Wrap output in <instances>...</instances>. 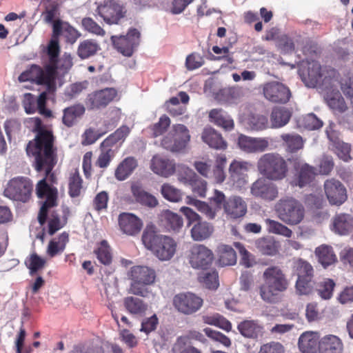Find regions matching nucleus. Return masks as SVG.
<instances>
[{
	"mask_svg": "<svg viewBox=\"0 0 353 353\" xmlns=\"http://www.w3.org/2000/svg\"><path fill=\"white\" fill-rule=\"evenodd\" d=\"M32 123V131L35 137L26 146L28 156L34 159V167L37 172L45 171L48 176L57 163V148L54 145L55 137L51 130L43 125L39 117L30 119Z\"/></svg>",
	"mask_w": 353,
	"mask_h": 353,
	"instance_id": "obj_1",
	"label": "nucleus"
},
{
	"mask_svg": "<svg viewBox=\"0 0 353 353\" xmlns=\"http://www.w3.org/2000/svg\"><path fill=\"white\" fill-rule=\"evenodd\" d=\"M142 242L159 260H170L175 254L177 243L171 236L160 234L153 225H148L142 234Z\"/></svg>",
	"mask_w": 353,
	"mask_h": 353,
	"instance_id": "obj_2",
	"label": "nucleus"
},
{
	"mask_svg": "<svg viewBox=\"0 0 353 353\" xmlns=\"http://www.w3.org/2000/svg\"><path fill=\"white\" fill-rule=\"evenodd\" d=\"M264 283L259 287V294L266 303H276L279 295L285 292L290 285L287 275L277 265L267 268L263 273Z\"/></svg>",
	"mask_w": 353,
	"mask_h": 353,
	"instance_id": "obj_3",
	"label": "nucleus"
},
{
	"mask_svg": "<svg viewBox=\"0 0 353 353\" xmlns=\"http://www.w3.org/2000/svg\"><path fill=\"white\" fill-rule=\"evenodd\" d=\"M338 72L328 66L321 67L317 61L309 63L307 77L304 79L305 84L308 87H321L325 90L332 88L335 83L338 81Z\"/></svg>",
	"mask_w": 353,
	"mask_h": 353,
	"instance_id": "obj_4",
	"label": "nucleus"
},
{
	"mask_svg": "<svg viewBox=\"0 0 353 353\" xmlns=\"http://www.w3.org/2000/svg\"><path fill=\"white\" fill-rule=\"evenodd\" d=\"M57 74L52 72L51 67L43 64V68L37 64H32L18 77L19 82L30 81L37 85H45L49 92L56 89Z\"/></svg>",
	"mask_w": 353,
	"mask_h": 353,
	"instance_id": "obj_5",
	"label": "nucleus"
},
{
	"mask_svg": "<svg viewBox=\"0 0 353 353\" xmlns=\"http://www.w3.org/2000/svg\"><path fill=\"white\" fill-rule=\"evenodd\" d=\"M50 176L51 181H53L54 174L51 172L40 180L36 185V194L39 199H46L42 203L41 207L38 213L37 219L41 225H43L47 221L49 210L58 204V190L54 187H51L47 182L46 179Z\"/></svg>",
	"mask_w": 353,
	"mask_h": 353,
	"instance_id": "obj_6",
	"label": "nucleus"
},
{
	"mask_svg": "<svg viewBox=\"0 0 353 353\" xmlns=\"http://www.w3.org/2000/svg\"><path fill=\"white\" fill-rule=\"evenodd\" d=\"M257 168L267 179L275 181L285 178L288 171L286 161L276 153H266L261 156Z\"/></svg>",
	"mask_w": 353,
	"mask_h": 353,
	"instance_id": "obj_7",
	"label": "nucleus"
},
{
	"mask_svg": "<svg viewBox=\"0 0 353 353\" xmlns=\"http://www.w3.org/2000/svg\"><path fill=\"white\" fill-rule=\"evenodd\" d=\"M279 218L288 225H297L304 218L305 209L298 200L287 198L280 200L276 205Z\"/></svg>",
	"mask_w": 353,
	"mask_h": 353,
	"instance_id": "obj_8",
	"label": "nucleus"
},
{
	"mask_svg": "<svg viewBox=\"0 0 353 353\" xmlns=\"http://www.w3.org/2000/svg\"><path fill=\"white\" fill-rule=\"evenodd\" d=\"M33 190L32 181L26 176H16L7 183L3 195L12 200L26 203L29 201Z\"/></svg>",
	"mask_w": 353,
	"mask_h": 353,
	"instance_id": "obj_9",
	"label": "nucleus"
},
{
	"mask_svg": "<svg viewBox=\"0 0 353 353\" xmlns=\"http://www.w3.org/2000/svg\"><path fill=\"white\" fill-rule=\"evenodd\" d=\"M174 134L165 137L161 141L162 146L171 152H180L185 149L190 141L189 130L183 124H176L173 126Z\"/></svg>",
	"mask_w": 353,
	"mask_h": 353,
	"instance_id": "obj_10",
	"label": "nucleus"
},
{
	"mask_svg": "<svg viewBox=\"0 0 353 353\" xmlns=\"http://www.w3.org/2000/svg\"><path fill=\"white\" fill-rule=\"evenodd\" d=\"M111 41L118 52L130 57L139 45L140 32L136 28H132L125 36H112Z\"/></svg>",
	"mask_w": 353,
	"mask_h": 353,
	"instance_id": "obj_11",
	"label": "nucleus"
},
{
	"mask_svg": "<svg viewBox=\"0 0 353 353\" xmlns=\"http://www.w3.org/2000/svg\"><path fill=\"white\" fill-rule=\"evenodd\" d=\"M214 260L212 251L203 244H194L190 250L188 261L194 269H208Z\"/></svg>",
	"mask_w": 353,
	"mask_h": 353,
	"instance_id": "obj_12",
	"label": "nucleus"
},
{
	"mask_svg": "<svg viewBox=\"0 0 353 353\" xmlns=\"http://www.w3.org/2000/svg\"><path fill=\"white\" fill-rule=\"evenodd\" d=\"M203 299L192 292L176 294L173 305L181 313L190 315L196 312L203 305Z\"/></svg>",
	"mask_w": 353,
	"mask_h": 353,
	"instance_id": "obj_13",
	"label": "nucleus"
},
{
	"mask_svg": "<svg viewBox=\"0 0 353 353\" xmlns=\"http://www.w3.org/2000/svg\"><path fill=\"white\" fill-rule=\"evenodd\" d=\"M263 93L265 98L274 103H286L290 101V89L279 81L268 82L263 85Z\"/></svg>",
	"mask_w": 353,
	"mask_h": 353,
	"instance_id": "obj_14",
	"label": "nucleus"
},
{
	"mask_svg": "<svg viewBox=\"0 0 353 353\" xmlns=\"http://www.w3.org/2000/svg\"><path fill=\"white\" fill-rule=\"evenodd\" d=\"M323 186L326 197L331 205H341L347 200L346 188L339 180L327 179Z\"/></svg>",
	"mask_w": 353,
	"mask_h": 353,
	"instance_id": "obj_15",
	"label": "nucleus"
},
{
	"mask_svg": "<svg viewBox=\"0 0 353 353\" xmlns=\"http://www.w3.org/2000/svg\"><path fill=\"white\" fill-rule=\"evenodd\" d=\"M117 97V91L114 88H105L90 94L87 99V105L92 110L103 108Z\"/></svg>",
	"mask_w": 353,
	"mask_h": 353,
	"instance_id": "obj_16",
	"label": "nucleus"
},
{
	"mask_svg": "<svg viewBox=\"0 0 353 353\" xmlns=\"http://www.w3.org/2000/svg\"><path fill=\"white\" fill-rule=\"evenodd\" d=\"M119 226L121 231L128 236L138 234L142 228V220L132 213L122 212L118 218Z\"/></svg>",
	"mask_w": 353,
	"mask_h": 353,
	"instance_id": "obj_17",
	"label": "nucleus"
},
{
	"mask_svg": "<svg viewBox=\"0 0 353 353\" xmlns=\"http://www.w3.org/2000/svg\"><path fill=\"white\" fill-rule=\"evenodd\" d=\"M99 14L109 23H117L123 17V8L113 0H107L98 7Z\"/></svg>",
	"mask_w": 353,
	"mask_h": 353,
	"instance_id": "obj_18",
	"label": "nucleus"
},
{
	"mask_svg": "<svg viewBox=\"0 0 353 353\" xmlns=\"http://www.w3.org/2000/svg\"><path fill=\"white\" fill-rule=\"evenodd\" d=\"M251 164L246 161L234 160L230 165V178L234 185L238 188L243 186L247 183V172Z\"/></svg>",
	"mask_w": 353,
	"mask_h": 353,
	"instance_id": "obj_19",
	"label": "nucleus"
},
{
	"mask_svg": "<svg viewBox=\"0 0 353 353\" xmlns=\"http://www.w3.org/2000/svg\"><path fill=\"white\" fill-rule=\"evenodd\" d=\"M237 144L242 151L246 153H255L265 151L269 145V142L265 138H252L241 134L238 137Z\"/></svg>",
	"mask_w": 353,
	"mask_h": 353,
	"instance_id": "obj_20",
	"label": "nucleus"
},
{
	"mask_svg": "<svg viewBox=\"0 0 353 353\" xmlns=\"http://www.w3.org/2000/svg\"><path fill=\"white\" fill-rule=\"evenodd\" d=\"M130 132V128L127 125L121 126L101 143L99 148L107 150L111 149L117 154Z\"/></svg>",
	"mask_w": 353,
	"mask_h": 353,
	"instance_id": "obj_21",
	"label": "nucleus"
},
{
	"mask_svg": "<svg viewBox=\"0 0 353 353\" xmlns=\"http://www.w3.org/2000/svg\"><path fill=\"white\" fill-rule=\"evenodd\" d=\"M251 193L256 197L269 201L274 200L278 195L275 185L264 179H259L252 185Z\"/></svg>",
	"mask_w": 353,
	"mask_h": 353,
	"instance_id": "obj_22",
	"label": "nucleus"
},
{
	"mask_svg": "<svg viewBox=\"0 0 353 353\" xmlns=\"http://www.w3.org/2000/svg\"><path fill=\"white\" fill-rule=\"evenodd\" d=\"M225 213L232 219L241 218L247 213V203L239 196L228 198L223 204Z\"/></svg>",
	"mask_w": 353,
	"mask_h": 353,
	"instance_id": "obj_23",
	"label": "nucleus"
},
{
	"mask_svg": "<svg viewBox=\"0 0 353 353\" xmlns=\"http://www.w3.org/2000/svg\"><path fill=\"white\" fill-rule=\"evenodd\" d=\"M61 208L62 212L61 217L55 210L50 212L48 221V233L50 236L63 228L67 224L68 218L70 216L71 212L68 206L62 205Z\"/></svg>",
	"mask_w": 353,
	"mask_h": 353,
	"instance_id": "obj_24",
	"label": "nucleus"
},
{
	"mask_svg": "<svg viewBox=\"0 0 353 353\" xmlns=\"http://www.w3.org/2000/svg\"><path fill=\"white\" fill-rule=\"evenodd\" d=\"M150 168L155 174L163 177L172 175L176 170L173 160L159 155L152 157Z\"/></svg>",
	"mask_w": 353,
	"mask_h": 353,
	"instance_id": "obj_25",
	"label": "nucleus"
},
{
	"mask_svg": "<svg viewBox=\"0 0 353 353\" xmlns=\"http://www.w3.org/2000/svg\"><path fill=\"white\" fill-rule=\"evenodd\" d=\"M296 173L292 181L294 185L303 188L310 185L315 178L316 174V169L304 163L295 167Z\"/></svg>",
	"mask_w": 353,
	"mask_h": 353,
	"instance_id": "obj_26",
	"label": "nucleus"
},
{
	"mask_svg": "<svg viewBox=\"0 0 353 353\" xmlns=\"http://www.w3.org/2000/svg\"><path fill=\"white\" fill-rule=\"evenodd\" d=\"M53 37L58 38L61 35H63L66 39V41L71 44L76 42L81 34L71 26L68 22H64L60 19L55 20L52 26Z\"/></svg>",
	"mask_w": 353,
	"mask_h": 353,
	"instance_id": "obj_27",
	"label": "nucleus"
},
{
	"mask_svg": "<svg viewBox=\"0 0 353 353\" xmlns=\"http://www.w3.org/2000/svg\"><path fill=\"white\" fill-rule=\"evenodd\" d=\"M129 277L132 281L145 285L152 284L156 279L154 270L145 265H135L131 268Z\"/></svg>",
	"mask_w": 353,
	"mask_h": 353,
	"instance_id": "obj_28",
	"label": "nucleus"
},
{
	"mask_svg": "<svg viewBox=\"0 0 353 353\" xmlns=\"http://www.w3.org/2000/svg\"><path fill=\"white\" fill-rule=\"evenodd\" d=\"M343 344L337 336L328 334L321 338L319 342V353H342Z\"/></svg>",
	"mask_w": 353,
	"mask_h": 353,
	"instance_id": "obj_29",
	"label": "nucleus"
},
{
	"mask_svg": "<svg viewBox=\"0 0 353 353\" xmlns=\"http://www.w3.org/2000/svg\"><path fill=\"white\" fill-rule=\"evenodd\" d=\"M85 108L81 103L74 104L63 110L62 123L67 128L74 126L85 114Z\"/></svg>",
	"mask_w": 353,
	"mask_h": 353,
	"instance_id": "obj_30",
	"label": "nucleus"
},
{
	"mask_svg": "<svg viewBox=\"0 0 353 353\" xmlns=\"http://www.w3.org/2000/svg\"><path fill=\"white\" fill-rule=\"evenodd\" d=\"M319 335L314 332H305L299 339V347L303 353H316L319 350Z\"/></svg>",
	"mask_w": 353,
	"mask_h": 353,
	"instance_id": "obj_31",
	"label": "nucleus"
},
{
	"mask_svg": "<svg viewBox=\"0 0 353 353\" xmlns=\"http://www.w3.org/2000/svg\"><path fill=\"white\" fill-rule=\"evenodd\" d=\"M237 329L245 338L256 339L263 334V327L258 321L244 320L239 323Z\"/></svg>",
	"mask_w": 353,
	"mask_h": 353,
	"instance_id": "obj_32",
	"label": "nucleus"
},
{
	"mask_svg": "<svg viewBox=\"0 0 353 353\" xmlns=\"http://www.w3.org/2000/svg\"><path fill=\"white\" fill-rule=\"evenodd\" d=\"M131 192L137 202L142 205L154 208L159 204L157 198L145 191L142 186L137 183L131 185Z\"/></svg>",
	"mask_w": 353,
	"mask_h": 353,
	"instance_id": "obj_33",
	"label": "nucleus"
},
{
	"mask_svg": "<svg viewBox=\"0 0 353 353\" xmlns=\"http://www.w3.org/2000/svg\"><path fill=\"white\" fill-rule=\"evenodd\" d=\"M201 138L203 142L210 148L216 150H225L227 148V143L223 140L221 134L212 128H205L202 132Z\"/></svg>",
	"mask_w": 353,
	"mask_h": 353,
	"instance_id": "obj_34",
	"label": "nucleus"
},
{
	"mask_svg": "<svg viewBox=\"0 0 353 353\" xmlns=\"http://www.w3.org/2000/svg\"><path fill=\"white\" fill-rule=\"evenodd\" d=\"M292 117L290 110L284 107H274L270 114V119L272 128H281L288 123Z\"/></svg>",
	"mask_w": 353,
	"mask_h": 353,
	"instance_id": "obj_35",
	"label": "nucleus"
},
{
	"mask_svg": "<svg viewBox=\"0 0 353 353\" xmlns=\"http://www.w3.org/2000/svg\"><path fill=\"white\" fill-rule=\"evenodd\" d=\"M333 230L341 234H347L353 228V218L351 215L341 213L335 215L333 218Z\"/></svg>",
	"mask_w": 353,
	"mask_h": 353,
	"instance_id": "obj_36",
	"label": "nucleus"
},
{
	"mask_svg": "<svg viewBox=\"0 0 353 353\" xmlns=\"http://www.w3.org/2000/svg\"><path fill=\"white\" fill-rule=\"evenodd\" d=\"M325 100L330 108L334 112L343 113L347 109V104L339 90L327 91Z\"/></svg>",
	"mask_w": 353,
	"mask_h": 353,
	"instance_id": "obj_37",
	"label": "nucleus"
},
{
	"mask_svg": "<svg viewBox=\"0 0 353 353\" xmlns=\"http://www.w3.org/2000/svg\"><path fill=\"white\" fill-rule=\"evenodd\" d=\"M213 232V225L202 221L194 224L190 230L191 237L196 241H201L210 238Z\"/></svg>",
	"mask_w": 353,
	"mask_h": 353,
	"instance_id": "obj_38",
	"label": "nucleus"
},
{
	"mask_svg": "<svg viewBox=\"0 0 353 353\" xmlns=\"http://www.w3.org/2000/svg\"><path fill=\"white\" fill-rule=\"evenodd\" d=\"M209 117L212 122L226 130H231L234 127L233 119L222 109H212Z\"/></svg>",
	"mask_w": 353,
	"mask_h": 353,
	"instance_id": "obj_39",
	"label": "nucleus"
},
{
	"mask_svg": "<svg viewBox=\"0 0 353 353\" xmlns=\"http://www.w3.org/2000/svg\"><path fill=\"white\" fill-rule=\"evenodd\" d=\"M137 167V160L132 157H127L118 165L114 176L119 181H124L132 174Z\"/></svg>",
	"mask_w": 353,
	"mask_h": 353,
	"instance_id": "obj_40",
	"label": "nucleus"
},
{
	"mask_svg": "<svg viewBox=\"0 0 353 353\" xmlns=\"http://www.w3.org/2000/svg\"><path fill=\"white\" fill-rule=\"evenodd\" d=\"M256 249L264 255L274 256L279 252V243L272 237H263L255 241Z\"/></svg>",
	"mask_w": 353,
	"mask_h": 353,
	"instance_id": "obj_41",
	"label": "nucleus"
},
{
	"mask_svg": "<svg viewBox=\"0 0 353 353\" xmlns=\"http://www.w3.org/2000/svg\"><path fill=\"white\" fill-rule=\"evenodd\" d=\"M123 305L129 313L139 316H144L148 307V304L143 300L134 296L125 297Z\"/></svg>",
	"mask_w": 353,
	"mask_h": 353,
	"instance_id": "obj_42",
	"label": "nucleus"
},
{
	"mask_svg": "<svg viewBox=\"0 0 353 353\" xmlns=\"http://www.w3.org/2000/svg\"><path fill=\"white\" fill-rule=\"evenodd\" d=\"M315 254L319 262L326 268L336 261V256L333 248L327 245H321L315 249Z\"/></svg>",
	"mask_w": 353,
	"mask_h": 353,
	"instance_id": "obj_43",
	"label": "nucleus"
},
{
	"mask_svg": "<svg viewBox=\"0 0 353 353\" xmlns=\"http://www.w3.org/2000/svg\"><path fill=\"white\" fill-rule=\"evenodd\" d=\"M59 53L60 47L59 44V39L52 36L47 48L48 61L47 63H44V65L51 67L52 72L55 74H57V61Z\"/></svg>",
	"mask_w": 353,
	"mask_h": 353,
	"instance_id": "obj_44",
	"label": "nucleus"
},
{
	"mask_svg": "<svg viewBox=\"0 0 353 353\" xmlns=\"http://www.w3.org/2000/svg\"><path fill=\"white\" fill-rule=\"evenodd\" d=\"M219 263L222 266L233 265L236 263V254L233 248L225 244L217 247Z\"/></svg>",
	"mask_w": 353,
	"mask_h": 353,
	"instance_id": "obj_45",
	"label": "nucleus"
},
{
	"mask_svg": "<svg viewBox=\"0 0 353 353\" xmlns=\"http://www.w3.org/2000/svg\"><path fill=\"white\" fill-rule=\"evenodd\" d=\"M69 241V234L66 232H62L57 239L51 240L48 245L47 254L50 257H54L62 253Z\"/></svg>",
	"mask_w": 353,
	"mask_h": 353,
	"instance_id": "obj_46",
	"label": "nucleus"
},
{
	"mask_svg": "<svg viewBox=\"0 0 353 353\" xmlns=\"http://www.w3.org/2000/svg\"><path fill=\"white\" fill-rule=\"evenodd\" d=\"M98 261L104 265H109L112 261V249L106 240L100 241L94 250Z\"/></svg>",
	"mask_w": 353,
	"mask_h": 353,
	"instance_id": "obj_47",
	"label": "nucleus"
},
{
	"mask_svg": "<svg viewBox=\"0 0 353 353\" xmlns=\"http://www.w3.org/2000/svg\"><path fill=\"white\" fill-rule=\"evenodd\" d=\"M100 49V46L96 41L85 39L79 43L77 54L81 59H86L96 54Z\"/></svg>",
	"mask_w": 353,
	"mask_h": 353,
	"instance_id": "obj_48",
	"label": "nucleus"
},
{
	"mask_svg": "<svg viewBox=\"0 0 353 353\" xmlns=\"http://www.w3.org/2000/svg\"><path fill=\"white\" fill-rule=\"evenodd\" d=\"M283 144L289 152H295L303 146V140L298 134L284 133L281 135Z\"/></svg>",
	"mask_w": 353,
	"mask_h": 353,
	"instance_id": "obj_49",
	"label": "nucleus"
},
{
	"mask_svg": "<svg viewBox=\"0 0 353 353\" xmlns=\"http://www.w3.org/2000/svg\"><path fill=\"white\" fill-rule=\"evenodd\" d=\"M161 221L165 228L169 232H179L183 225L181 216L170 211L163 214Z\"/></svg>",
	"mask_w": 353,
	"mask_h": 353,
	"instance_id": "obj_50",
	"label": "nucleus"
},
{
	"mask_svg": "<svg viewBox=\"0 0 353 353\" xmlns=\"http://www.w3.org/2000/svg\"><path fill=\"white\" fill-rule=\"evenodd\" d=\"M83 188V179L77 170L70 174L68 181V194L71 198L81 195Z\"/></svg>",
	"mask_w": 353,
	"mask_h": 353,
	"instance_id": "obj_51",
	"label": "nucleus"
},
{
	"mask_svg": "<svg viewBox=\"0 0 353 353\" xmlns=\"http://www.w3.org/2000/svg\"><path fill=\"white\" fill-rule=\"evenodd\" d=\"M187 199V203L188 204L194 205L201 213L206 216L207 219L212 220L215 218L216 215V210L213 209L207 203L193 199L190 196H188Z\"/></svg>",
	"mask_w": 353,
	"mask_h": 353,
	"instance_id": "obj_52",
	"label": "nucleus"
},
{
	"mask_svg": "<svg viewBox=\"0 0 353 353\" xmlns=\"http://www.w3.org/2000/svg\"><path fill=\"white\" fill-rule=\"evenodd\" d=\"M294 271L297 275V279H311L314 277L312 266L307 261L301 259L295 263Z\"/></svg>",
	"mask_w": 353,
	"mask_h": 353,
	"instance_id": "obj_53",
	"label": "nucleus"
},
{
	"mask_svg": "<svg viewBox=\"0 0 353 353\" xmlns=\"http://www.w3.org/2000/svg\"><path fill=\"white\" fill-rule=\"evenodd\" d=\"M161 193L164 199L171 202H179L182 199L181 191L169 183L162 185Z\"/></svg>",
	"mask_w": 353,
	"mask_h": 353,
	"instance_id": "obj_54",
	"label": "nucleus"
},
{
	"mask_svg": "<svg viewBox=\"0 0 353 353\" xmlns=\"http://www.w3.org/2000/svg\"><path fill=\"white\" fill-rule=\"evenodd\" d=\"M265 223L267 230L270 233L280 234L285 237H290L292 234L290 228L276 221L267 219H265Z\"/></svg>",
	"mask_w": 353,
	"mask_h": 353,
	"instance_id": "obj_55",
	"label": "nucleus"
},
{
	"mask_svg": "<svg viewBox=\"0 0 353 353\" xmlns=\"http://www.w3.org/2000/svg\"><path fill=\"white\" fill-rule=\"evenodd\" d=\"M245 122L250 130L258 131L266 128L268 119L263 115L251 114L248 115Z\"/></svg>",
	"mask_w": 353,
	"mask_h": 353,
	"instance_id": "obj_56",
	"label": "nucleus"
},
{
	"mask_svg": "<svg viewBox=\"0 0 353 353\" xmlns=\"http://www.w3.org/2000/svg\"><path fill=\"white\" fill-rule=\"evenodd\" d=\"M335 283L332 279H327L316 285V291L319 296L325 300L332 296Z\"/></svg>",
	"mask_w": 353,
	"mask_h": 353,
	"instance_id": "obj_57",
	"label": "nucleus"
},
{
	"mask_svg": "<svg viewBox=\"0 0 353 353\" xmlns=\"http://www.w3.org/2000/svg\"><path fill=\"white\" fill-rule=\"evenodd\" d=\"M234 246L241 255V264L245 268H251L256 263L254 256L248 252L241 243L234 242Z\"/></svg>",
	"mask_w": 353,
	"mask_h": 353,
	"instance_id": "obj_58",
	"label": "nucleus"
},
{
	"mask_svg": "<svg viewBox=\"0 0 353 353\" xmlns=\"http://www.w3.org/2000/svg\"><path fill=\"white\" fill-rule=\"evenodd\" d=\"M205 323L209 325L217 326L227 332L230 331L232 329L231 323L218 314L205 316Z\"/></svg>",
	"mask_w": 353,
	"mask_h": 353,
	"instance_id": "obj_59",
	"label": "nucleus"
},
{
	"mask_svg": "<svg viewBox=\"0 0 353 353\" xmlns=\"http://www.w3.org/2000/svg\"><path fill=\"white\" fill-rule=\"evenodd\" d=\"M25 263L30 270V273L33 274L44 267L46 261L37 254L33 253L26 260Z\"/></svg>",
	"mask_w": 353,
	"mask_h": 353,
	"instance_id": "obj_60",
	"label": "nucleus"
},
{
	"mask_svg": "<svg viewBox=\"0 0 353 353\" xmlns=\"http://www.w3.org/2000/svg\"><path fill=\"white\" fill-rule=\"evenodd\" d=\"M314 288L313 278L297 279L295 283L296 292L299 295H308Z\"/></svg>",
	"mask_w": 353,
	"mask_h": 353,
	"instance_id": "obj_61",
	"label": "nucleus"
},
{
	"mask_svg": "<svg viewBox=\"0 0 353 353\" xmlns=\"http://www.w3.org/2000/svg\"><path fill=\"white\" fill-rule=\"evenodd\" d=\"M199 279L205 288L210 290H216L219 285L218 272L216 270L204 273Z\"/></svg>",
	"mask_w": 353,
	"mask_h": 353,
	"instance_id": "obj_62",
	"label": "nucleus"
},
{
	"mask_svg": "<svg viewBox=\"0 0 353 353\" xmlns=\"http://www.w3.org/2000/svg\"><path fill=\"white\" fill-rule=\"evenodd\" d=\"M99 149L100 154L95 161V165L100 168H106L109 166L116 154L111 149L108 150L103 148Z\"/></svg>",
	"mask_w": 353,
	"mask_h": 353,
	"instance_id": "obj_63",
	"label": "nucleus"
},
{
	"mask_svg": "<svg viewBox=\"0 0 353 353\" xmlns=\"http://www.w3.org/2000/svg\"><path fill=\"white\" fill-rule=\"evenodd\" d=\"M179 180L184 184L191 183L198 175L190 168L185 165H179L177 168Z\"/></svg>",
	"mask_w": 353,
	"mask_h": 353,
	"instance_id": "obj_64",
	"label": "nucleus"
}]
</instances>
